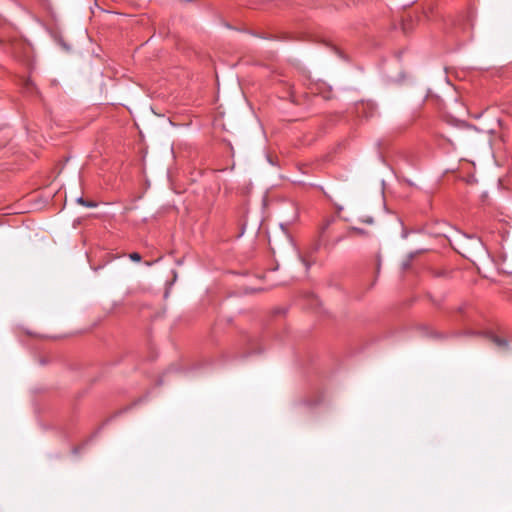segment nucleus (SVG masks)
I'll return each mask as SVG.
<instances>
[{"label":"nucleus","instance_id":"obj_4","mask_svg":"<svg viewBox=\"0 0 512 512\" xmlns=\"http://www.w3.org/2000/svg\"><path fill=\"white\" fill-rule=\"evenodd\" d=\"M419 252H415V253H411L409 256H408V259L406 261L403 262V269H408L409 266H410V262L412 261V259L418 254Z\"/></svg>","mask_w":512,"mask_h":512},{"label":"nucleus","instance_id":"obj_1","mask_svg":"<svg viewBox=\"0 0 512 512\" xmlns=\"http://www.w3.org/2000/svg\"><path fill=\"white\" fill-rule=\"evenodd\" d=\"M490 339L499 348H503L504 349V348L507 347V341L505 339L500 338L499 336L491 335Z\"/></svg>","mask_w":512,"mask_h":512},{"label":"nucleus","instance_id":"obj_2","mask_svg":"<svg viewBox=\"0 0 512 512\" xmlns=\"http://www.w3.org/2000/svg\"><path fill=\"white\" fill-rule=\"evenodd\" d=\"M55 41L65 50L69 51L70 47L67 45L66 40L63 39L61 34H53Z\"/></svg>","mask_w":512,"mask_h":512},{"label":"nucleus","instance_id":"obj_3","mask_svg":"<svg viewBox=\"0 0 512 512\" xmlns=\"http://www.w3.org/2000/svg\"><path fill=\"white\" fill-rule=\"evenodd\" d=\"M464 236L467 237L468 239L476 240L478 247L481 249H484L482 240L476 234H471V235L464 234Z\"/></svg>","mask_w":512,"mask_h":512},{"label":"nucleus","instance_id":"obj_8","mask_svg":"<svg viewBox=\"0 0 512 512\" xmlns=\"http://www.w3.org/2000/svg\"><path fill=\"white\" fill-rule=\"evenodd\" d=\"M365 106H366L365 104H361V105L358 107V109H359L360 107L364 109V108H365Z\"/></svg>","mask_w":512,"mask_h":512},{"label":"nucleus","instance_id":"obj_6","mask_svg":"<svg viewBox=\"0 0 512 512\" xmlns=\"http://www.w3.org/2000/svg\"><path fill=\"white\" fill-rule=\"evenodd\" d=\"M77 202L80 203L81 205H84V206H87V207H93L95 206V204L91 203V202H88L86 200H84L82 197H79L77 199Z\"/></svg>","mask_w":512,"mask_h":512},{"label":"nucleus","instance_id":"obj_5","mask_svg":"<svg viewBox=\"0 0 512 512\" xmlns=\"http://www.w3.org/2000/svg\"><path fill=\"white\" fill-rule=\"evenodd\" d=\"M23 87L25 90L30 91L33 89L34 84L30 79L23 80Z\"/></svg>","mask_w":512,"mask_h":512},{"label":"nucleus","instance_id":"obj_7","mask_svg":"<svg viewBox=\"0 0 512 512\" xmlns=\"http://www.w3.org/2000/svg\"><path fill=\"white\" fill-rule=\"evenodd\" d=\"M129 258L132 260V261H135V262H139L141 260V255L137 252H133L129 255Z\"/></svg>","mask_w":512,"mask_h":512}]
</instances>
